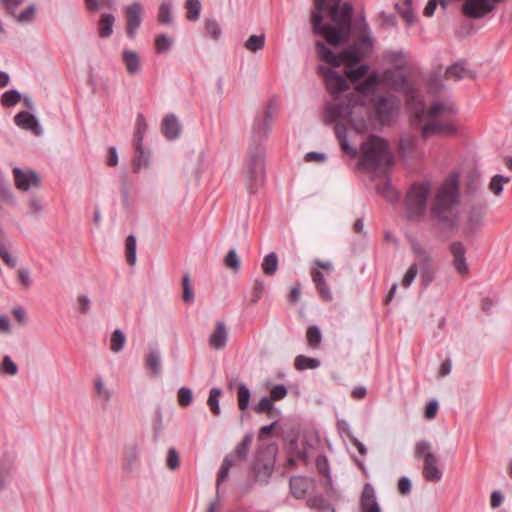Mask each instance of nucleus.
<instances>
[{
	"label": "nucleus",
	"instance_id": "57",
	"mask_svg": "<svg viewBox=\"0 0 512 512\" xmlns=\"http://www.w3.org/2000/svg\"><path fill=\"white\" fill-rule=\"evenodd\" d=\"M178 403L182 407H187L192 403L193 393L190 388L181 387L178 390Z\"/></svg>",
	"mask_w": 512,
	"mask_h": 512
},
{
	"label": "nucleus",
	"instance_id": "48",
	"mask_svg": "<svg viewBox=\"0 0 512 512\" xmlns=\"http://www.w3.org/2000/svg\"><path fill=\"white\" fill-rule=\"evenodd\" d=\"M125 341H126V337H125L124 333L120 329H116L112 333L111 338H110V349L114 353L120 352L124 347Z\"/></svg>",
	"mask_w": 512,
	"mask_h": 512
},
{
	"label": "nucleus",
	"instance_id": "22",
	"mask_svg": "<svg viewBox=\"0 0 512 512\" xmlns=\"http://www.w3.org/2000/svg\"><path fill=\"white\" fill-rule=\"evenodd\" d=\"M483 213L479 210L472 209L463 226V233L466 236H473L480 231L483 222Z\"/></svg>",
	"mask_w": 512,
	"mask_h": 512
},
{
	"label": "nucleus",
	"instance_id": "27",
	"mask_svg": "<svg viewBox=\"0 0 512 512\" xmlns=\"http://www.w3.org/2000/svg\"><path fill=\"white\" fill-rule=\"evenodd\" d=\"M290 491L296 499H303L309 489V481L303 476H292L289 481Z\"/></svg>",
	"mask_w": 512,
	"mask_h": 512
},
{
	"label": "nucleus",
	"instance_id": "2",
	"mask_svg": "<svg viewBox=\"0 0 512 512\" xmlns=\"http://www.w3.org/2000/svg\"><path fill=\"white\" fill-rule=\"evenodd\" d=\"M276 101L271 99L262 117L256 116L252 126L251 142L248 146L247 157L244 162L243 173L245 183L250 193H255L265 180V150L263 142L272 129Z\"/></svg>",
	"mask_w": 512,
	"mask_h": 512
},
{
	"label": "nucleus",
	"instance_id": "32",
	"mask_svg": "<svg viewBox=\"0 0 512 512\" xmlns=\"http://www.w3.org/2000/svg\"><path fill=\"white\" fill-rule=\"evenodd\" d=\"M14 470V465L9 459H0V492L3 491L7 485L9 477Z\"/></svg>",
	"mask_w": 512,
	"mask_h": 512
},
{
	"label": "nucleus",
	"instance_id": "50",
	"mask_svg": "<svg viewBox=\"0 0 512 512\" xmlns=\"http://www.w3.org/2000/svg\"><path fill=\"white\" fill-rule=\"evenodd\" d=\"M18 371V366L11 359V357L8 355L4 356L2 362L0 363V373L9 376H15L18 373Z\"/></svg>",
	"mask_w": 512,
	"mask_h": 512
},
{
	"label": "nucleus",
	"instance_id": "36",
	"mask_svg": "<svg viewBox=\"0 0 512 512\" xmlns=\"http://www.w3.org/2000/svg\"><path fill=\"white\" fill-rule=\"evenodd\" d=\"M222 394V390L217 387H213L209 392V397L207 400V405L212 412L213 415L219 416L221 413L220 405H219V397Z\"/></svg>",
	"mask_w": 512,
	"mask_h": 512
},
{
	"label": "nucleus",
	"instance_id": "64",
	"mask_svg": "<svg viewBox=\"0 0 512 512\" xmlns=\"http://www.w3.org/2000/svg\"><path fill=\"white\" fill-rule=\"evenodd\" d=\"M265 289V284L262 280H255L254 284H253V288H252V298H251V301L253 303H256L259 301V299L261 298L262 294H263V291Z\"/></svg>",
	"mask_w": 512,
	"mask_h": 512
},
{
	"label": "nucleus",
	"instance_id": "62",
	"mask_svg": "<svg viewBox=\"0 0 512 512\" xmlns=\"http://www.w3.org/2000/svg\"><path fill=\"white\" fill-rule=\"evenodd\" d=\"M397 11L401 14L402 18L408 23L413 24L416 21V17L414 15L412 5L400 7L399 4H396Z\"/></svg>",
	"mask_w": 512,
	"mask_h": 512
},
{
	"label": "nucleus",
	"instance_id": "8",
	"mask_svg": "<svg viewBox=\"0 0 512 512\" xmlns=\"http://www.w3.org/2000/svg\"><path fill=\"white\" fill-rule=\"evenodd\" d=\"M365 98L357 91L350 92L340 103L327 105L325 110V122L330 124L338 118H346L352 114L357 106H365Z\"/></svg>",
	"mask_w": 512,
	"mask_h": 512
},
{
	"label": "nucleus",
	"instance_id": "33",
	"mask_svg": "<svg viewBox=\"0 0 512 512\" xmlns=\"http://www.w3.org/2000/svg\"><path fill=\"white\" fill-rule=\"evenodd\" d=\"M376 189L379 194H381L387 199V201L391 203L396 202L399 198L398 193L393 189L391 182L388 179L378 183Z\"/></svg>",
	"mask_w": 512,
	"mask_h": 512
},
{
	"label": "nucleus",
	"instance_id": "55",
	"mask_svg": "<svg viewBox=\"0 0 512 512\" xmlns=\"http://www.w3.org/2000/svg\"><path fill=\"white\" fill-rule=\"evenodd\" d=\"M273 407H274L273 400L270 397L264 396L255 405L254 411L257 414L269 413L270 415H272Z\"/></svg>",
	"mask_w": 512,
	"mask_h": 512
},
{
	"label": "nucleus",
	"instance_id": "25",
	"mask_svg": "<svg viewBox=\"0 0 512 512\" xmlns=\"http://www.w3.org/2000/svg\"><path fill=\"white\" fill-rule=\"evenodd\" d=\"M456 106L451 102H435L429 108L427 115L430 118H437L440 115L450 117L457 114Z\"/></svg>",
	"mask_w": 512,
	"mask_h": 512
},
{
	"label": "nucleus",
	"instance_id": "24",
	"mask_svg": "<svg viewBox=\"0 0 512 512\" xmlns=\"http://www.w3.org/2000/svg\"><path fill=\"white\" fill-rule=\"evenodd\" d=\"M122 62L129 75H135L141 70L139 54L134 50L125 49L122 52Z\"/></svg>",
	"mask_w": 512,
	"mask_h": 512
},
{
	"label": "nucleus",
	"instance_id": "5",
	"mask_svg": "<svg viewBox=\"0 0 512 512\" xmlns=\"http://www.w3.org/2000/svg\"><path fill=\"white\" fill-rule=\"evenodd\" d=\"M277 450V445L272 443L260 447L256 453L252 470L255 479L262 485L268 484L274 472Z\"/></svg>",
	"mask_w": 512,
	"mask_h": 512
},
{
	"label": "nucleus",
	"instance_id": "23",
	"mask_svg": "<svg viewBox=\"0 0 512 512\" xmlns=\"http://www.w3.org/2000/svg\"><path fill=\"white\" fill-rule=\"evenodd\" d=\"M334 132L342 150L352 158H356L359 155V151L349 145L346 126L341 122H337L334 127Z\"/></svg>",
	"mask_w": 512,
	"mask_h": 512
},
{
	"label": "nucleus",
	"instance_id": "11",
	"mask_svg": "<svg viewBox=\"0 0 512 512\" xmlns=\"http://www.w3.org/2000/svg\"><path fill=\"white\" fill-rule=\"evenodd\" d=\"M16 187L21 191H28L30 188H38L41 185L40 176L31 169L26 171L16 167L13 169Z\"/></svg>",
	"mask_w": 512,
	"mask_h": 512
},
{
	"label": "nucleus",
	"instance_id": "4",
	"mask_svg": "<svg viewBox=\"0 0 512 512\" xmlns=\"http://www.w3.org/2000/svg\"><path fill=\"white\" fill-rule=\"evenodd\" d=\"M393 164V155L387 141L370 135L360 146L359 166L364 170H375Z\"/></svg>",
	"mask_w": 512,
	"mask_h": 512
},
{
	"label": "nucleus",
	"instance_id": "34",
	"mask_svg": "<svg viewBox=\"0 0 512 512\" xmlns=\"http://www.w3.org/2000/svg\"><path fill=\"white\" fill-rule=\"evenodd\" d=\"M146 365L154 376L161 372V356L157 349L150 350L146 356Z\"/></svg>",
	"mask_w": 512,
	"mask_h": 512
},
{
	"label": "nucleus",
	"instance_id": "59",
	"mask_svg": "<svg viewBox=\"0 0 512 512\" xmlns=\"http://www.w3.org/2000/svg\"><path fill=\"white\" fill-rule=\"evenodd\" d=\"M435 278V271L433 265L420 269V281L424 287H428Z\"/></svg>",
	"mask_w": 512,
	"mask_h": 512
},
{
	"label": "nucleus",
	"instance_id": "61",
	"mask_svg": "<svg viewBox=\"0 0 512 512\" xmlns=\"http://www.w3.org/2000/svg\"><path fill=\"white\" fill-rule=\"evenodd\" d=\"M288 394V389L283 384L275 385L270 391V398L273 401H279L284 399Z\"/></svg>",
	"mask_w": 512,
	"mask_h": 512
},
{
	"label": "nucleus",
	"instance_id": "44",
	"mask_svg": "<svg viewBox=\"0 0 512 512\" xmlns=\"http://www.w3.org/2000/svg\"><path fill=\"white\" fill-rule=\"evenodd\" d=\"M22 99L21 94L16 89H11L4 92L1 96V104L4 107H13Z\"/></svg>",
	"mask_w": 512,
	"mask_h": 512
},
{
	"label": "nucleus",
	"instance_id": "42",
	"mask_svg": "<svg viewBox=\"0 0 512 512\" xmlns=\"http://www.w3.org/2000/svg\"><path fill=\"white\" fill-rule=\"evenodd\" d=\"M158 21L161 24L170 25L173 21L172 18V5L170 2H162L159 6Z\"/></svg>",
	"mask_w": 512,
	"mask_h": 512
},
{
	"label": "nucleus",
	"instance_id": "49",
	"mask_svg": "<svg viewBox=\"0 0 512 512\" xmlns=\"http://www.w3.org/2000/svg\"><path fill=\"white\" fill-rule=\"evenodd\" d=\"M224 264L227 268L237 273L241 268V261L235 249H230L224 258Z\"/></svg>",
	"mask_w": 512,
	"mask_h": 512
},
{
	"label": "nucleus",
	"instance_id": "30",
	"mask_svg": "<svg viewBox=\"0 0 512 512\" xmlns=\"http://www.w3.org/2000/svg\"><path fill=\"white\" fill-rule=\"evenodd\" d=\"M135 148V156L133 160V169L135 172H139L142 167H146L149 164L150 160V151L146 150L143 145H140V149L138 147Z\"/></svg>",
	"mask_w": 512,
	"mask_h": 512
},
{
	"label": "nucleus",
	"instance_id": "63",
	"mask_svg": "<svg viewBox=\"0 0 512 512\" xmlns=\"http://www.w3.org/2000/svg\"><path fill=\"white\" fill-rule=\"evenodd\" d=\"M316 468L320 474L330 477L329 462L325 455H319L317 457Z\"/></svg>",
	"mask_w": 512,
	"mask_h": 512
},
{
	"label": "nucleus",
	"instance_id": "60",
	"mask_svg": "<svg viewBox=\"0 0 512 512\" xmlns=\"http://www.w3.org/2000/svg\"><path fill=\"white\" fill-rule=\"evenodd\" d=\"M417 274H418V264L417 263H413V264L410 265V267L406 271V273H405V275H404V277L402 279V285L405 288L410 287V285L415 280Z\"/></svg>",
	"mask_w": 512,
	"mask_h": 512
},
{
	"label": "nucleus",
	"instance_id": "51",
	"mask_svg": "<svg viewBox=\"0 0 512 512\" xmlns=\"http://www.w3.org/2000/svg\"><path fill=\"white\" fill-rule=\"evenodd\" d=\"M173 39L161 34L155 39V50L157 54L166 53L171 50Z\"/></svg>",
	"mask_w": 512,
	"mask_h": 512
},
{
	"label": "nucleus",
	"instance_id": "31",
	"mask_svg": "<svg viewBox=\"0 0 512 512\" xmlns=\"http://www.w3.org/2000/svg\"><path fill=\"white\" fill-rule=\"evenodd\" d=\"M378 82V77L375 74H371L356 87V91L365 98L366 96L374 93Z\"/></svg>",
	"mask_w": 512,
	"mask_h": 512
},
{
	"label": "nucleus",
	"instance_id": "54",
	"mask_svg": "<svg viewBox=\"0 0 512 512\" xmlns=\"http://www.w3.org/2000/svg\"><path fill=\"white\" fill-rule=\"evenodd\" d=\"M183 293L182 299L185 303H192L194 301V292L190 282L189 274H185L182 279Z\"/></svg>",
	"mask_w": 512,
	"mask_h": 512
},
{
	"label": "nucleus",
	"instance_id": "56",
	"mask_svg": "<svg viewBox=\"0 0 512 512\" xmlns=\"http://www.w3.org/2000/svg\"><path fill=\"white\" fill-rule=\"evenodd\" d=\"M368 71V66L361 65L357 68L346 69L345 74L350 79L351 82L355 83L362 79Z\"/></svg>",
	"mask_w": 512,
	"mask_h": 512
},
{
	"label": "nucleus",
	"instance_id": "19",
	"mask_svg": "<svg viewBox=\"0 0 512 512\" xmlns=\"http://www.w3.org/2000/svg\"><path fill=\"white\" fill-rule=\"evenodd\" d=\"M446 79H453L455 81L462 80L464 78H475L476 74L474 71L469 70L465 66L464 61L455 62L454 64L447 67L445 71Z\"/></svg>",
	"mask_w": 512,
	"mask_h": 512
},
{
	"label": "nucleus",
	"instance_id": "17",
	"mask_svg": "<svg viewBox=\"0 0 512 512\" xmlns=\"http://www.w3.org/2000/svg\"><path fill=\"white\" fill-rule=\"evenodd\" d=\"M14 123L27 131H32L36 136L42 134V128L33 114L27 111H20L14 116Z\"/></svg>",
	"mask_w": 512,
	"mask_h": 512
},
{
	"label": "nucleus",
	"instance_id": "37",
	"mask_svg": "<svg viewBox=\"0 0 512 512\" xmlns=\"http://www.w3.org/2000/svg\"><path fill=\"white\" fill-rule=\"evenodd\" d=\"M297 370L315 369L320 366V361L316 358L307 357L305 355H298L294 362Z\"/></svg>",
	"mask_w": 512,
	"mask_h": 512
},
{
	"label": "nucleus",
	"instance_id": "43",
	"mask_svg": "<svg viewBox=\"0 0 512 512\" xmlns=\"http://www.w3.org/2000/svg\"><path fill=\"white\" fill-rule=\"evenodd\" d=\"M205 32L213 40L218 41L222 34V29L217 20L213 18H207L205 20Z\"/></svg>",
	"mask_w": 512,
	"mask_h": 512
},
{
	"label": "nucleus",
	"instance_id": "18",
	"mask_svg": "<svg viewBox=\"0 0 512 512\" xmlns=\"http://www.w3.org/2000/svg\"><path fill=\"white\" fill-rule=\"evenodd\" d=\"M161 131L168 140H176L181 135V125L174 114L166 115L161 123Z\"/></svg>",
	"mask_w": 512,
	"mask_h": 512
},
{
	"label": "nucleus",
	"instance_id": "10",
	"mask_svg": "<svg viewBox=\"0 0 512 512\" xmlns=\"http://www.w3.org/2000/svg\"><path fill=\"white\" fill-rule=\"evenodd\" d=\"M373 103L377 118L381 123L390 121L394 111L398 108L393 96H376Z\"/></svg>",
	"mask_w": 512,
	"mask_h": 512
},
{
	"label": "nucleus",
	"instance_id": "52",
	"mask_svg": "<svg viewBox=\"0 0 512 512\" xmlns=\"http://www.w3.org/2000/svg\"><path fill=\"white\" fill-rule=\"evenodd\" d=\"M126 258L129 265H134L136 262V237L129 235L126 238Z\"/></svg>",
	"mask_w": 512,
	"mask_h": 512
},
{
	"label": "nucleus",
	"instance_id": "47",
	"mask_svg": "<svg viewBox=\"0 0 512 512\" xmlns=\"http://www.w3.org/2000/svg\"><path fill=\"white\" fill-rule=\"evenodd\" d=\"M251 392L245 384H240L237 390L238 407L244 411L248 408Z\"/></svg>",
	"mask_w": 512,
	"mask_h": 512
},
{
	"label": "nucleus",
	"instance_id": "58",
	"mask_svg": "<svg viewBox=\"0 0 512 512\" xmlns=\"http://www.w3.org/2000/svg\"><path fill=\"white\" fill-rule=\"evenodd\" d=\"M166 464L170 470H176L180 466V456L174 447L168 450Z\"/></svg>",
	"mask_w": 512,
	"mask_h": 512
},
{
	"label": "nucleus",
	"instance_id": "29",
	"mask_svg": "<svg viewBox=\"0 0 512 512\" xmlns=\"http://www.w3.org/2000/svg\"><path fill=\"white\" fill-rule=\"evenodd\" d=\"M115 16L110 13L101 15L98 21V35L100 38H109L113 34Z\"/></svg>",
	"mask_w": 512,
	"mask_h": 512
},
{
	"label": "nucleus",
	"instance_id": "28",
	"mask_svg": "<svg viewBox=\"0 0 512 512\" xmlns=\"http://www.w3.org/2000/svg\"><path fill=\"white\" fill-rule=\"evenodd\" d=\"M227 342V331L225 324L221 321L217 322L216 329L210 335L209 344L211 347L219 350L225 347Z\"/></svg>",
	"mask_w": 512,
	"mask_h": 512
},
{
	"label": "nucleus",
	"instance_id": "40",
	"mask_svg": "<svg viewBox=\"0 0 512 512\" xmlns=\"http://www.w3.org/2000/svg\"><path fill=\"white\" fill-rule=\"evenodd\" d=\"M510 181L509 177L501 174H496L491 178L489 183V190L496 196H500L503 192V186Z\"/></svg>",
	"mask_w": 512,
	"mask_h": 512
},
{
	"label": "nucleus",
	"instance_id": "6",
	"mask_svg": "<svg viewBox=\"0 0 512 512\" xmlns=\"http://www.w3.org/2000/svg\"><path fill=\"white\" fill-rule=\"evenodd\" d=\"M430 194V184L423 182L413 184L407 192L405 205L407 208V218L410 221H419L426 212L427 199Z\"/></svg>",
	"mask_w": 512,
	"mask_h": 512
},
{
	"label": "nucleus",
	"instance_id": "9",
	"mask_svg": "<svg viewBox=\"0 0 512 512\" xmlns=\"http://www.w3.org/2000/svg\"><path fill=\"white\" fill-rule=\"evenodd\" d=\"M319 71L323 74L326 88L331 95L336 96L348 89L346 79L338 72L324 66H319Z\"/></svg>",
	"mask_w": 512,
	"mask_h": 512
},
{
	"label": "nucleus",
	"instance_id": "16",
	"mask_svg": "<svg viewBox=\"0 0 512 512\" xmlns=\"http://www.w3.org/2000/svg\"><path fill=\"white\" fill-rule=\"evenodd\" d=\"M457 132L455 124L451 121H432L426 123L421 130V136L427 138L432 134L435 135H454Z\"/></svg>",
	"mask_w": 512,
	"mask_h": 512
},
{
	"label": "nucleus",
	"instance_id": "53",
	"mask_svg": "<svg viewBox=\"0 0 512 512\" xmlns=\"http://www.w3.org/2000/svg\"><path fill=\"white\" fill-rule=\"evenodd\" d=\"M235 464V460L232 458V456L224 457L217 476V486H219L220 483L228 477L230 468Z\"/></svg>",
	"mask_w": 512,
	"mask_h": 512
},
{
	"label": "nucleus",
	"instance_id": "12",
	"mask_svg": "<svg viewBox=\"0 0 512 512\" xmlns=\"http://www.w3.org/2000/svg\"><path fill=\"white\" fill-rule=\"evenodd\" d=\"M142 5L139 2H133L125 9V16L127 21L126 34L129 38L133 39L142 23Z\"/></svg>",
	"mask_w": 512,
	"mask_h": 512
},
{
	"label": "nucleus",
	"instance_id": "20",
	"mask_svg": "<svg viewBox=\"0 0 512 512\" xmlns=\"http://www.w3.org/2000/svg\"><path fill=\"white\" fill-rule=\"evenodd\" d=\"M254 435L252 432H248L244 435L242 441L238 443L233 451V453L228 454L227 456H232L237 462H245L248 459L250 447L253 442Z\"/></svg>",
	"mask_w": 512,
	"mask_h": 512
},
{
	"label": "nucleus",
	"instance_id": "35",
	"mask_svg": "<svg viewBox=\"0 0 512 512\" xmlns=\"http://www.w3.org/2000/svg\"><path fill=\"white\" fill-rule=\"evenodd\" d=\"M262 269L264 274L267 276H272L276 273L278 268V257L275 252H270L267 254L262 262Z\"/></svg>",
	"mask_w": 512,
	"mask_h": 512
},
{
	"label": "nucleus",
	"instance_id": "39",
	"mask_svg": "<svg viewBox=\"0 0 512 512\" xmlns=\"http://www.w3.org/2000/svg\"><path fill=\"white\" fill-rule=\"evenodd\" d=\"M37 8L34 3L30 4L23 12L13 16L16 21L20 24H30L34 21L36 16Z\"/></svg>",
	"mask_w": 512,
	"mask_h": 512
},
{
	"label": "nucleus",
	"instance_id": "7",
	"mask_svg": "<svg viewBox=\"0 0 512 512\" xmlns=\"http://www.w3.org/2000/svg\"><path fill=\"white\" fill-rule=\"evenodd\" d=\"M415 458H423L424 466L422 474L429 482H439L442 478V471L438 468L437 457L431 452V444L426 440L418 441L414 448Z\"/></svg>",
	"mask_w": 512,
	"mask_h": 512
},
{
	"label": "nucleus",
	"instance_id": "21",
	"mask_svg": "<svg viewBox=\"0 0 512 512\" xmlns=\"http://www.w3.org/2000/svg\"><path fill=\"white\" fill-rule=\"evenodd\" d=\"M411 250L417 260L418 269L429 267L433 265V260L428 251L420 244V242L411 238L410 240Z\"/></svg>",
	"mask_w": 512,
	"mask_h": 512
},
{
	"label": "nucleus",
	"instance_id": "13",
	"mask_svg": "<svg viewBox=\"0 0 512 512\" xmlns=\"http://www.w3.org/2000/svg\"><path fill=\"white\" fill-rule=\"evenodd\" d=\"M493 9L490 0H466L462 7L464 15L472 19L482 18Z\"/></svg>",
	"mask_w": 512,
	"mask_h": 512
},
{
	"label": "nucleus",
	"instance_id": "45",
	"mask_svg": "<svg viewBox=\"0 0 512 512\" xmlns=\"http://www.w3.org/2000/svg\"><path fill=\"white\" fill-rule=\"evenodd\" d=\"M265 45V35H251L245 42L244 47L251 51V52H257L261 49H263Z\"/></svg>",
	"mask_w": 512,
	"mask_h": 512
},
{
	"label": "nucleus",
	"instance_id": "15",
	"mask_svg": "<svg viewBox=\"0 0 512 512\" xmlns=\"http://www.w3.org/2000/svg\"><path fill=\"white\" fill-rule=\"evenodd\" d=\"M450 253L453 257L452 265L454 269L461 275L469 273V266L466 261V247L461 241H453L449 246Z\"/></svg>",
	"mask_w": 512,
	"mask_h": 512
},
{
	"label": "nucleus",
	"instance_id": "3",
	"mask_svg": "<svg viewBox=\"0 0 512 512\" xmlns=\"http://www.w3.org/2000/svg\"><path fill=\"white\" fill-rule=\"evenodd\" d=\"M459 203V185L457 178L445 181L437 191L431 205V214L444 227L453 229L457 224L456 206Z\"/></svg>",
	"mask_w": 512,
	"mask_h": 512
},
{
	"label": "nucleus",
	"instance_id": "41",
	"mask_svg": "<svg viewBox=\"0 0 512 512\" xmlns=\"http://www.w3.org/2000/svg\"><path fill=\"white\" fill-rule=\"evenodd\" d=\"M360 60V52L356 45L349 46L340 53V64L357 63Z\"/></svg>",
	"mask_w": 512,
	"mask_h": 512
},
{
	"label": "nucleus",
	"instance_id": "26",
	"mask_svg": "<svg viewBox=\"0 0 512 512\" xmlns=\"http://www.w3.org/2000/svg\"><path fill=\"white\" fill-rule=\"evenodd\" d=\"M317 54L319 58L332 67L340 66V54H335L329 47H327L322 41L318 40L315 43Z\"/></svg>",
	"mask_w": 512,
	"mask_h": 512
},
{
	"label": "nucleus",
	"instance_id": "46",
	"mask_svg": "<svg viewBox=\"0 0 512 512\" xmlns=\"http://www.w3.org/2000/svg\"><path fill=\"white\" fill-rule=\"evenodd\" d=\"M185 7L187 9L186 18L189 21L199 19L201 12V3L199 0H186Z\"/></svg>",
	"mask_w": 512,
	"mask_h": 512
},
{
	"label": "nucleus",
	"instance_id": "14",
	"mask_svg": "<svg viewBox=\"0 0 512 512\" xmlns=\"http://www.w3.org/2000/svg\"><path fill=\"white\" fill-rule=\"evenodd\" d=\"M360 512H382L376 498V492L371 483H365L359 500Z\"/></svg>",
	"mask_w": 512,
	"mask_h": 512
},
{
	"label": "nucleus",
	"instance_id": "1",
	"mask_svg": "<svg viewBox=\"0 0 512 512\" xmlns=\"http://www.w3.org/2000/svg\"><path fill=\"white\" fill-rule=\"evenodd\" d=\"M342 0H314L311 23L314 34L321 35L332 46L346 44L352 33L354 8Z\"/></svg>",
	"mask_w": 512,
	"mask_h": 512
},
{
	"label": "nucleus",
	"instance_id": "38",
	"mask_svg": "<svg viewBox=\"0 0 512 512\" xmlns=\"http://www.w3.org/2000/svg\"><path fill=\"white\" fill-rule=\"evenodd\" d=\"M306 338L308 345L311 348H318L322 340V333L320 331V328L316 325L309 326L306 332Z\"/></svg>",
	"mask_w": 512,
	"mask_h": 512
}]
</instances>
